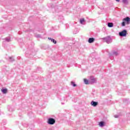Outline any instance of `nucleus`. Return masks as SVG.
Segmentation results:
<instances>
[{"mask_svg":"<svg viewBox=\"0 0 130 130\" xmlns=\"http://www.w3.org/2000/svg\"><path fill=\"white\" fill-rule=\"evenodd\" d=\"M126 34H127V31H126V30H123L119 32V35L121 37H125V36H126Z\"/></svg>","mask_w":130,"mask_h":130,"instance_id":"1","label":"nucleus"},{"mask_svg":"<svg viewBox=\"0 0 130 130\" xmlns=\"http://www.w3.org/2000/svg\"><path fill=\"white\" fill-rule=\"evenodd\" d=\"M47 123L48 124H54V123H55V119L52 118H49L48 119Z\"/></svg>","mask_w":130,"mask_h":130,"instance_id":"2","label":"nucleus"},{"mask_svg":"<svg viewBox=\"0 0 130 130\" xmlns=\"http://www.w3.org/2000/svg\"><path fill=\"white\" fill-rule=\"evenodd\" d=\"M123 21L124 22H126L127 25H129V22H130V18H129V17H126L125 18H123Z\"/></svg>","mask_w":130,"mask_h":130,"instance_id":"3","label":"nucleus"},{"mask_svg":"<svg viewBox=\"0 0 130 130\" xmlns=\"http://www.w3.org/2000/svg\"><path fill=\"white\" fill-rule=\"evenodd\" d=\"M90 104L92 106H93V107H96V106L98 105V102L92 101H91Z\"/></svg>","mask_w":130,"mask_h":130,"instance_id":"4","label":"nucleus"},{"mask_svg":"<svg viewBox=\"0 0 130 130\" xmlns=\"http://www.w3.org/2000/svg\"><path fill=\"white\" fill-rule=\"evenodd\" d=\"M94 41H95V39H94L93 38H90L88 39V43H93V42H94Z\"/></svg>","mask_w":130,"mask_h":130,"instance_id":"5","label":"nucleus"},{"mask_svg":"<svg viewBox=\"0 0 130 130\" xmlns=\"http://www.w3.org/2000/svg\"><path fill=\"white\" fill-rule=\"evenodd\" d=\"M90 82L92 83H95V82H96V80H95V78H94V77L93 76L90 77Z\"/></svg>","mask_w":130,"mask_h":130,"instance_id":"6","label":"nucleus"},{"mask_svg":"<svg viewBox=\"0 0 130 130\" xmlns=\"http://www.w3.org/2000/svg\"><path fill=\"white\" fill-rule=\"evenodd\" d=\"M1 91L3 94H7V93H8V89L7 88L2 89Z\"/></svg>","mask_w":130,"mask_h":130,"instance_id":"7","label":"nucleus"},{"mask_svg":"<svg viewBox=\"0 0 130 130\" xmlns=\"http://www.w3.org/2000/svg\"><path fill=\"white\" fill-rule=\"evenodd\" d=\"M48 39H49V40H51V41L53 42L54 44H56V41H55L54 39H51L50 38H48Z\"/></svg>","mask_w":130,"mask_h":130,"instance_id":"8","label":"nucleus"},{"mask_svg":"<svg viewBox=\"0 0 130 130\" xmlns=\"http://www.w3.org/2000/svg\"><path fill=\"white\" fill-rule=\"evenodd\" d=\"M84 82L86 85H89V80L88 79L86 78L84 79Z\"/></svg>","mask_w":130,"mask_h":130,"instance_id":"9","label":"nucleus"},{"mask_svg":"<svg viewBox=\"0 0 130 130\" xmlns=\"http://www.w3.org/2000/svg\"><path fill=\"white\" fill-rule=\"evenodd\" d=\"M108 27H110V28H111V27H113V23L110 22L108 23Z\"/></svg>","mask_w":130,"mask_h":130,"instance_id":"10","label":"nucleus"},{"mask_svg":"<svg viewBox=\"0 0 130 130\" xmlns=\"http://www.w3.org/2000/svg\"><path fill=\"white\" fill-rule=\"evenodd\" d=\"M100 126H104V122L101 121L99 123Z\"/></svg>","mask_w":130,"mask_h":130,"instance_id":"11","label":"nucleus"},{"mask_svg":"<svg viewBox=\"0 0 130 130\" xmlns=\"http://www.w3.org/2000/svg\"><path fill=\"white\" fill-rule=\"evenodd\" d=\"M71 84L72 86H73V87H76L77 86V84H75V82L72 81L71 82Z\"/></svg>","mask_w":130,"mask_h":130,"instance_id":"12","label":"nucleus"},{"mask_svg":"<svg viewBox=\"0 0 130 130\" xmlns=\"http://www.w3.org/2000/svg\"><path fill=\"white\" fill-rule=\"evenodd\" d=\"M80 24H83V23H84V22H85V19H80Z\"/></svg>","mask_w":130,"mask_h":130,"instance_id":"13","label":"nucleus"},{"mask_svg":"<svg viewBox=\"0 0 130 130\" xmlns=\"http://www.w3.org/2000/svg\"><path fill=\"white\" fill-rule=\"evenodd\" d=\"M121 24H122V26H125V22H124V21H123Z\"/></svg>","mask_w":130,"mask_h":130,"instance_id":"14","label":"nucleus"},{"mask_svg":"<svg viewBox=\"0 0 130 130\" xmlns=\"http://www.w3.org/2000/svg\"><path fill=\"white\" fill-rule=\"evenodd\" d=\"M126 0H123V3H126Z\"/></svg>","mask_w":130,"mask_h":130,"instance_id":"15","label":"nucleus"},{"mask_svg":"<svg viewBox=\"0 0 130 130\" xmlns=\"http://www.w3.org/2000/svg\"><path fill=\"white\" fill-rule=\"evenodd\" d=\"M116 2H119L120 0H116Z\"/></svg>","mask_w":130,"mask_h":130,"instance_id":"16","label":"nucleus"},{"mask_svg":"<svg viewBox=\"0 0 130 130\" xmlns=\"http://www.w3.org/2000/svg\"><path fill=\"white\" fill-rule=\"evenodd\" d=\"M10 41V39L7 40V41Z\"/></svg>","mask_w":130,"mask_h":130,"instance_id":"17","label":"nucleus"}]
</instances>
